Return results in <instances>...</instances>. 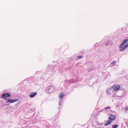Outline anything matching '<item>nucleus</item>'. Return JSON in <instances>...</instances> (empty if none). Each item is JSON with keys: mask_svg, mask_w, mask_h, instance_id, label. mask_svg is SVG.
Returning <instances> with one entry per match:
<instances>
[{"mask_svg": "<svg viewBox=\"0 0 128 128\" xmlns=\"http://www.w3.org/2000/svg\"><path fill=\"white\" fill-rule=\"evenodd\" d=\"M124 45V44H123L122 43H121L120 45V46L119 48H120V51H123L126 48H127L128 47V43H127L122 48Z\"/></svg>", "mask_w": 128, "mask_h": 128, "instance_id": "nucleus-1", "label": "nucleus"}, {"mask_svg": "<svg viewBox=\"0 0 128 128\" xmlns=\"http://www.w3.org/2000/svg\"><path fill=\"white\" fill-rule=\"evenodd\" d=\"M11 96L10 94L9 93H4L2 94V99H4L5 100H6V98L8 97H9Z\"/></svg>", "mask_w": 128, "mask_h": 128, "instance_id": "nucleus-2", "label": "nucleus"}, {"mask_svg": "<svg viewBox=\"0 0 128 128\" xmlns=\"http://www.w3.org/2000/svg\"><path fill=\"white\" fill-rule=\"evenodd\" d=\"M115 116L114 115L111 114L110 116L108 117V119L110 120L112 122V121L114 120H115Z\"/></svg>", "mask_w": 128, "mask_h": 128, "instance_id": "nucleus-3", "label": "nucleus"}, {"mask_svg": "<svg viewBox=\"0 0 128 128\" xmlns=\"http://www.w3.org/2000/svg\"><path fill=\"white\" fill-rule=\"evenodd\" d=\"M18 100H12L11 99H8V101L6 102V103L8 102L10 103H13L16 102L18 101Z\"/></svg>", "mask_w": 128, "mask_h": 128, "instance_id": "nucleus-4", "label": "nucleus"}, {"mask_svg": "<svg viewBox=\"0 0 128 128\" xmlns=\"http://www.w3.org/2000/svg\"><path fill=\"white\" fill-rule=\"evenodd\" d=\"M120 88V86H118L114 87V91H116L119 90Z\"/></svg>", "mask_w": 128, "mask_h": 128, "instance_id": "nucleus-5", "label": "nucleus"}, {"mask_svg": "<svg viewBox=\"0 0 128 128\" xmlns=\"http://www.w3.org/2000/svg\"><path fill=\"white\" fill-rule=\"evenodd\" d=\"M36 94L37 93L36 92H32L31 93L30 95V98H33L35 96Z\"/></svg>", "mask_w": 128, "mask_h": 128, "instance_id": "nucleus-6", "label": "nucleus"}, {"mask_svg": "<svg viewBox=\"0 0 128 128\" xmlns=\"http://www.w3.org/2000/svg\"><path fill=\"white\" fill-rule=\"evenodd\" d=\"M112 122V121L109 120H107L106 121V123L104 124V125L106 126L110 124Z\"/></svg>", "mask_w": 128, "mask_h": 128, "instance_id": "nucleus-7", "label": "nucleus"}, {"mask_svg": "<svg viewBox=\"0 0 128 128\" xmlns=\"http://www.w3.org/2000/svg\"><path fill=\"white\" fill-rule=\"evenodd\" d=\"M111 44L112 45V42L111 41H107L106 43V46H107L109 45H110V44Z\"/></svg>", "mask_w": 128, "mask_h": 128, "instance_id": "nucleus-8", "label": "nucleus"}, {"mask_svg": "<svg viewBox=\"0 0 128 128\" xmlns=\"http://www.w3.org/2000/svg\"><path fill=\"white\" fill-rule=\"evenodd\" d=\"M64 96V94L62 93H60V94L59 97L60 99L63 98Z\"/></svg>", "mask_w": 128, "mask_h": 128, "instance_id": "nucleus-9", "label": "nucleus"}, {"mask_svg": "<svg viewBox=\"0 0 128 128\" xmlns=\"http://www.w3.org/2000/svg\"><path fill=\"white\" fill-rule=\"evenodd\" d=\"M128 41V39H125L123 41L122 43L123 44H124Z\"/></svg>", "mask_w": 128, "mask_h": 128, "instance_id": "nucleus-10", "label": "nucleus"}, {"mask_svg": "<svg viewBox=\"0 0 128 128\" xmlns=\"http://www.w3.org/2000/svg\"><path fill=\"white\" fill-rule=\"evenodd\" d=\"M112 128H117L118 127V125H112Z\"/></svg>", "mask_w": 128, "mask_h": 128, "instance_id": "nucleus-11", "label": "nucleus"}, {"mask_svg": "<svg viewBox=\"0 0 128 128\" xmlns=\"http://www.w3.org/2000/svg\"><path fill=\"white\" fill-rule=\"evenodd\" d=\"M78 58L80 59L82 58H83V57L82 56H78Z\"/></svg>", "mask_w": 128, "mask_h": 128, "instance_id": "nucleus-12", "label": "nucleus"}, {"mask_svg": "<svg viewBox=\"0 0 128 128\" xmlns=\"http://www.w3.org/2000/svg\"><path fill=\"white\" fill-rule=\"evenodd\" d=\"M110 107L107 106V107H105V109H110Z\"/></svg>", "mask_w": 128, "mask_h": 128, "instance_id": "nucleus-13", "label": "nucleus"}, {"mask_svg": "<svg viewBox=\"0 0 128 128\" xmlns=\"http://www.w3.org/2000/svg\"><path fill=\"white\" fill-rule=\"evenodd\" d=\"M116 63L115 62H112V64H114Z\"/></svg>", "mask_w": 128, "mask_h": 128, "instance_id": "nucleus-14", "label": "nucleus"}, {"mask_svg": "<svg viewBox=\"0 0 128 128\" xmlns=\"http://www.w3.org/2000/svg\"><path fill=\"white\" fill-rule=\"evenodd\" d=\"M128 110V107H126V110Z\"/></svg>", "mask_w": 128, "mask_h": 128, "instance_id": "nucleus-15", "label": "nucleus"}, {"mask_svg": "<svg viewBox=\"0 0 128 128\" xmlns=\"http://www.w3.org/2000/svg\"><path fill=\"white\" fill-rule=\"evenodd\" d=\"M114 86H112V88H114Z\"/></svg>", "mask_w": 128, "mask_h": 128, "instance_id": "nucleus-16", "label": "nucleus"}]
</instances>
